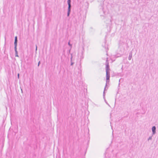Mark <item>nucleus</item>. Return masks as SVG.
Wrapping results in <instances>:
<instances>
[{"label":"nucleus","mask_w":158,"mask_h":158,"mask_svg":"<svg viewBox=\"0 0 158 158\" xmlns=\"http://www.w3.org/2000/svg\"><path fill=\"white\" fill-rule=\"evenodd\" d=\"M17 42V36H15V40L14 44L15 46V48H16Z\"/></svg>","instance_id":"nucleus-1"},{"label":"nucleus","mask_w":158,"mask_h":158,"mask_svg":"<svg viewBox=\"0 0 158 158\" xmlns=\"http://www.w3.org/2000/svg\"><path fill=\"white\" fill-rule=\"evenodd\" d=\"M152 131L153 134H154L155 133L156 127L155 126L152 127Z\"/></svg>","instance_id":"nucleus-2"},{"label":"nucleus","mask_w":158,"mask_h":158,"mask_svg":"<svg viewBox=\"0 0 158 158\" xmlns=\"http://www.w3.org/2000/svg\"><path fill=\"white\" fill-rule=\"evenodd\" d=\"M70 0H68V3L69 6V9H70V8L71 5H70Z\"/></svg>","instance_id":"nucleus-3"},{"label":"nucleus","mask_w":158,"mask_h":158,"mask_svg":"<svg viewBox=\"0 0 158 158\" xmlns=\"http://www.w3.org/2000/svg\"><path fill=\"white\" fill-rule=\"evenodd\" d=\"M70 10V9H69V8H68V16L69 15Z\"/></svg>","instance_id":"nucleus-4"},{"label":"nucleus","mask_w":158,"mask_h":158,"mask_svg":"<svg viewBox=\"0 0 158 158\" xmlns=\"http://www.w3.org/2000/svg\"><path fill=\"white\" fill-rule=\"evenodd\" d=\"M110 78V76H107V79H109Z\"/></svg>","instance_id":"nucleus-5"},{"label":"nucleus","mask_w":158,"mask_h":158,"mask_svg":"<svg viewBox=\"0 0 158 158\" xmlns=\"http://www.w3.org/2000/svg\"><path fill=\"white\" fill-rule=\"evenodd\" d=\"M19 74H18V78H19Z\"/></svg>","instance_id":"nucleus-6"},{"label":"nucleus","mask_w":158,"mask_h":158,"mask_svg":"<svg viewBox=\"0 0 158 158\" xmlns=\"http://www.w3.org/2000/svg\"><path fill=\"white\" fill-rule=\"evenodd\" d=\"M40 61H39V63H38V66L39 65V64H40Z\"/></svg>","instance_id":"nucleus-7"},{"label":"nucleus","mask_w":158,"mask_h":158,"mask_svg":"<svg viewBox=\"0 0 158 158\" xmlns=\"http://www.w3.org/2000/svg\"><path fill=\"white\" fill-rule=\"evenodd\" d=\"M69 45L70 44L69 42Z\"/></svg>","instance_id":"nucleus-8"},{"label":"nucleus","mask_w":158,"mask_h":158,"mask_svg":"<svg viewBox=\"0 0 158 158\" xmlns=\"http://www.w3.org/2000/svg\"><path fill=\"white\" fill-rule=\"evenodd\" d=\"M37 47H36V50H37Z\"/></svg>","instance_id":"nucleus-9"}]
</instances>
